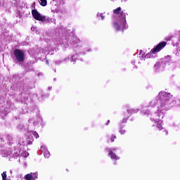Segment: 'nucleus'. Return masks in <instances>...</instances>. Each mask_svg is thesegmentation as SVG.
I'll return each mask as SVG.
<instances>
[{"mask_svg":"<svg viewBox=\"0 0 180 180\" xmlns=\"http://www.w3.org/2000/svg\"><path fill=\"white\" fill-rule=\"evenodd\" d=\"M172 98V95L165 91H161L158 94L156 98L150 101L146 106H143L141 113L146 116H151L150 120L157 124V127L159 130H162V120L165 112L168 110L167 105L168 101Z\"/></svg>","mask_w":180,"mask_h":180,"instance_id":"obj_1","label":"nucleus"},{"mask_svg":"<svg viewBox=\"0 0 180 180\" xmlns=\"http://www.w3.org/2000/svg\"><path fill=\"white\" fill-rule=\"evenodd\" d=\"M115 18L117 19L112 22V27L117 32H120V30H124L127 29L129 26L127 25V21H126V11H122V8H117L113 11Z\"/></svg>","mask_w":180,"mask_h":180,"instance_id":"obj_2","label":"nucleus"},{"mask_svg":"<svg viewBox=\"0 0 180 180\" xmlns=\"http://www.w3.org/2000/svg\"><path fill=\"white\" fill-rule=\"evenodd\" d=\"M167 46V42L165 41H162L160 44H158L155 48L151 49L150 52L147 53L145 56L146 58H151L153 57V54H157V53H160V51L164 49Z\"/></svg>","mask_w":180,"mask_h":180,"instance_id":"obj_3","label":"nucleus"},{"mask_svg":"<svg viewBox=\"0 0 180 180\" xmlns=\"http://www.w3.org/2000/svg\"><path fill=\"white\" fill-rule=\"evenodd\" d=\"M14 56L19 63H23L25 61V53L20 49H15Z\"/></svg>","mask_w":180,"mask_h":180,"instance_id":"obj_4","label":"nucleus"},{"mask_svg":"<svg viewBox=\"0 0 180 180\" xmlns=\"http://www.w3.org/2000/svg\"><path fill=\"white\" fill-rule=\"evenodd\" d=\"M106 151L108 152V157H110L111 160L113 161H117V160H120V158L115 153L117 151V148H106Z\"/></svg>","mask_w":180,"mask_h":180,"instance_id":"obj_5","label":"nucleus"},{"mask_svg":"<svg viewBox=\"0 0 180 180\" xmlns=\"http://www.w3.org/2000/svg\"><path fill=\"white\" fill-rule=\"evenodd\" d=\"M32 16L36 20H39L40 22H44L46 20V17L41 15L37 10L32 11Z\"/></svg>","mask_w":180,"mask_h":180,"instance_id":"obj_6","label":"nucleus"},{"mask_svg":"<svg viewBox=\"0 0 180 180\" xmlns=\"http://www.w3.org/2000/svg\"><path fill=\"white\" fill-rule=\"evenodd\" d=\"M27 137L28 139V144H32L33 143V138L38 139L39 134L34 131H30L27 133Z\"/></svg>","mask_w":180,"mask_h":180,"instance_id":"obj_7","label":"nucleus"},{"mask_svg":"<svg viewBox=\"0 0 180 180\" xmlns=\"http://www.w3.org/2000/svg\"><path fill=\"white\" fill-rule=\"evenodd\" d=\"M139 110H140V109L139 108H130L128 109L127 110V114L124 115L125 117L123 118V122L126 123V122H127V117H129V116L132 114V113H137V112H139Z\"/></svg>","mask_w":180,"mask_h":180,"instance_id":"obj_8","label":"nucleus"},{"mask_svg":"<svg viewBox=\"0 0 180 180\" xmlns=\"http://www.w3.org/2000/svg\"><path fill=\"white\" fill-rule=\"evenodd\" d=\"M37 173H33V172H31L30 174H27L25 176V179L26 180H36L37 179Z\"/></svg>","mask_w":180,"mask_h":180,"instance_id":"obj_9","label":"nucleus"},{"mask_svg":"<svg viewBox=\"0 0 180 180\" xmlns=\"http://www.w3.org/2000/svg\"><path fill=\"white\" fill-rule=\"evenodd\" d=\"M41 150L42 151H44V155L45 158H49V157H50V152L47 149H46V147L41 146Z\"/></svg>","mask_w":180,"mask_h":180,"instance_id":"obj_10","label":"nucleus"},{"mask_svg":"<svg viewBox=\"0 0 180 180\" xmlns=\"http://www.w3.org/2000/svg\"><path fill=\"white\" fill-rule=\"evenodd\" d=\"M71 44L72 46H75V44L79 43V39H77V37H73V41H70Z\"/></svg>","mask_w":180,"mask_h":180,"instance_id":"obj_11","label":"nucleus"},{"mask_svg":"<svg viewBox=\"0 0 180 180\" xmlns=\"http://www.w3.org/2000/svg\"><path fill=\"white\" fill-rule=\"evenodd\" d=\"M40 5L41 6H46L47 5V0H40Z\"/></svg>","mask_w":180,"mask_h":180,"instance_id":"obj_12","label":"nucleus"},{"mask_svg":"<svg viewBox=\"0 0 180 180\" xmlns=\"http://www.w3.org/2000/svg\"><path fill=\"white\" fill-rule=\"evenodd\" d=\"M97 16L101 18V20H105V15H103V13H97Z\"/></svg>","mask_w":180,"mask_h":180,"instance_id":"obj_13","label":"nucleus"},{"mask_svg":"<svg viewBox=\"0 0 180 180\" xmlns=\"http://www.w3.org/2000/svg\"><path fill=\"white\" fill-rule=\"evenodd\" d=\"M21 154H22V157H25V158H26L27 157H29V153H27V152H26V151H23Z\"/></svg>","mask_w":180,"mask_h":180,"instance_id":"obj_14","label":"nucleus"},{"mask_svg":"<svg viewBox=\"0 0 180 180\" xmlns=\"http://www.w3.org/2000/svg\"><path fill=\"white\" fill-rule=\"evenodd\" d=\"M41 121V118H38L37 122L35 121L33 122L34 126H37V124H39V123H40Z\"/></svg>","mask_w":180,"mask_h":180,"instance_id":"obj_15","label":"nucleus"},{"mask_svg":"<svg viewBox=\"0 0 180 180\" xmlns=\"http://www.w3.org/2000/svg\"><path fill=\"white\" fill-rule=\"evenodd\" d=\"M78 57V55H74L73 56L70 57V61H75L77 58Z\"/></svg>","mask_w":180,"mask_h":180,"instance_id":"obj_16","label":"nucleus"},{"mask_svg":"<svg viewBox=\"0 0 180 180\" xmlns=\"http://www.w3.org/2000/svg\"><path fill=\"white\" fill-rule=\"evenodd\" d=\"M1 176H2V179H3V180H6V172H4L1 174Z\"/></svg>","mask_w":180,"mask_h":180,"instance_id":"obj_17","label":"nucleus"},{"mask_svg":"<svg viewBox=\"0 0 180 180\" xmlns=\"http://www.w3.org/2000/svg\"><path fill=\"white\" fill-rule=\"evenodd\" d=\"M115 139H116V136L112 135L110 139L111 143H113V141H115Z\"/></svg>","mask_w":180,"mask_h":180,"instance_id":"obj_18","label":"nucleus"},{"mask_svg":"<svg viewBox=\"0 0 180 180\" xmlns=\"http://www.w3.org/2000/svg\"><path fill=\"white\" fill-rule=\"evenodd\" d=\"M120 134H124V133H126V131L123 130V129H120Z\"/></svg>","mask_w":180,"mask_h":180,"instance_id":"obj_19","label":"nucleus"},{"mask_svg":"<svg viewBox=\"0 0 180 180\" xmlns=\"http://www.w3.org/2000/svg\"><path fill=\"white\" fill-rule=\"evenodd\" d=\"M18 155H19V153H15V154L13 155V157L14 158H17Z\"/></svg>","mask_w":180,"mask_h":180,"instance_id":"obj_20","label":"nucleus"},{"mask_svg":"<svg viewBox=\"0 0 180 180\" xmlns=\"http://www.w3.org/2000/svg\"><path fill=\"white\" fill-rule=\"evenodd\" d=\"M31 30H32V32H36L37 30V27H32Z\"/></svg>","mask_w":180,"mask_h":180,"instance_id":"obj_21","label":"nucleus"},{"mask_svg":"<svg viewBox=\"0 0 180 180\" xmlns=\"http://www.w3.org/2000/svg\"><path fill=\"white\" fill-rule=\"evenodd\" d=\"M167 60H170L171 59V56H167Z\"/></svg>","mask_w":180,"mask_h":180,"instance_id":"obj_22","label":"nucleus"},{"mask_svg":"<svg viewBox=\"0 0 180 180\" xmlns=\"http://www.w3.org/2000/svg\"><path fill=\"white\" fill-rule=\"evenodd\" d=\"M141 53H143V51H140V52H139L140 56H141V54H142Z\"/></svg>","mask_w":180,"mask_h":180,"instance_id":"obj_23","label":"nucleus"},{"mask_svg":"<svg viewBox=\"0 0 180 180\" xmlns=\"http://www.w3.org/2000/svg\"><path fill=\"white\" fill-rule=\"evenodd\" d=\"M32 122H33V120L31 119V120H29L30 123H32Z\"/></svg>","mask_w":180,"mask_h":180,"instance_id":"obj_24","label":"nucleus"},{"mask_svg":"<svg viewBox=\"0 0 180 180\" xmlns=\"http://www.w3.org/2000/svg\"><path fill=\"white\" fill-rule=\"evenodd\" d=\"M110 122V120H108V124H109Z\"/></svg>","mask_w":180,"mask_h":180,"instance_id":"obj_25","label":"nucleus"},{"mask_svg":"<svg viewBox=\"0 0 180 180\" xmlns=\"http://www.w3.org/2000/svg\"><path fill=\"white\" fill-rule=\"evenodd\" d=\"M166 134H168V131H165Z\"/></svg>","mask_w":180,"mask_h":180,"instance_id":"obj_26","label":"nucleus"},{"mask_svg":"<svg viewBox=\"0 0 180 180\" xmlns=\"http://www.w3.org/2000/svg\"><path fill=\"white\" fill-rule=\"evenodd\" d=\"M46 64H49V60H46Z\"/></svg>","mask_w":180,"mask_h":180,"instance_id":"obj_27","label":"nucleus"},{"mask_svg":"<svg viewBox=\"0 0 180 180\" xmlns=\"http://www.w3.org/2000/svg\"><path fill=\"white\" fill-rule=\"evenodd\" d=\"M49 89H51V87H49Z\"/></svg>","mask_w":180,"mask_h":180,"instance_id":"obj_28","label":"nucleus"},{"mask_svg":"<svg viewBox=\"0 0 180 180\" xmlns=\"http://www.w3.org/2000/svg\"><path fill=\"white\" fill-rule=\"evenodd\" d=\"M112 1H113L115 2V1H116V0H112Z\"/></svg>","mask_w":180,"mask_h":180,"instance_id":"obj_29","label":"nucleus"},{"mask_svg":"<svg viewBox=\"0 0 180 180\" xmlns=\"http://www.w3.org/2000/svg\"><path fill=\"white\" fill-rule=\"evenodd\" d=\"M122 1H123V0H121Z\"/></svg>","mask_w":180,"mask_h":180,"instance_id":"obj_30","label":"nucleus"}]
</instances>
